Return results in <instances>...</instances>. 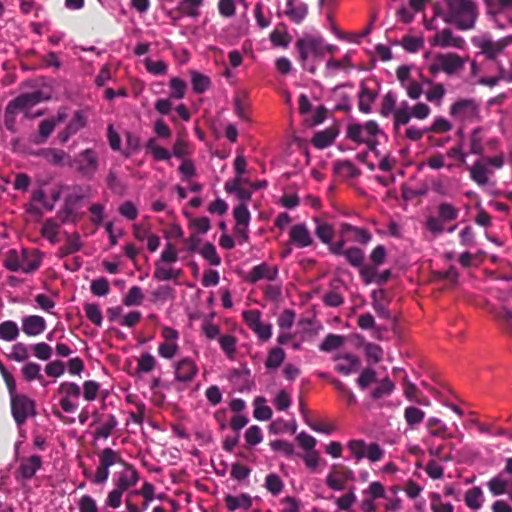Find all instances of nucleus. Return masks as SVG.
<instances>
[{
    "label": "nucleus",
    "mask_w": 512,
    "mask_h": 512,
    "mask_svg": "<svg viewBox=\"0 0 512 512\" xmlns=\"http://www.w3.org/2000/svg\"><path fill=\"white\" fill-rule=\"evenodd\" d=\"M436 13L444 23L460 31L474 29L479 17L478 4L475 0H442Z\"/></svg>",
    "instance_id": "1"
},
{
    "label": "nucleus",
    "mask_w": 512,
    "mask_h": 512,
    "mask_svg": "<svg viewBox=\"0 0 512 512\" xmlns=\"http://www.w3.org/2000/svg\"><path fill=\"white\" fill-rule=\"evenodd\" d=\"M472 43L479 49V53L492 63L491 70L494 71L493 75L479 77L477 83L490 88L502 81L512 83V73H507L501 61L498 60V56L505 50V43L500 39L494 41L490 37H474Z\"/></svg>",
    "instance_id": "2"
},
{
    "label": "nucleus",
    "mask_w": 512,
    "mask_h": 512,
    "mask_svg": "<svg viewBox=\"0 0 512 512\" xmlns=\"http://www.w3.org/2000/svg\"><path fill=\"white\" fill-rule=\"evenodd\" d=\"M0 373L7 386L10 402L11 412L18 425H22L29 417L36 415V403L26 394L18 393L16 387V380L11 372L8 371L6 366L0 360Z\"/></svg>",
    "instance_id": "3"
},
{
    "label": "nucleus",
    "mask_w": 512,
    "mask_h": 512,
    "mask_svg": "<svg viewBox=\"0 0 512 512\" xmlns=\"http://www.w3.org/2000/svg\"><path fill=\"white\" fill-rule=\"evenodd\" d=\"M295 49L298 52V59L302 67L314 74L316 72L315 65H308L309 57L321 59L325 55L324 41L321 37L313 35H305L295 42Z\"/></svg>",
    "instance_id": "4"
},
{
    "label": "nucleus",
    "mask_w": 512,
    "mask_h": 512,
    "mask_svg": "<svg viewBox=\"0 0 512 512\" xmlns=\"http://www.w3.org/2000/svg\"><path fill=\"white\" fill-rule=\"evenodd\" d=\"M470 60L469 56H460L453 52L436 54L428 66V72L431 76H436L444 72L448 76L461 73L466 62Z\"/></svg>",
    "instance_id": "5"
},
{
    "label": "nucleus",
    "mask_w": 512,
    "mask_h": 512,
    "mask_svg": "<svg viewBox=\"0 0 512 512\" xmlns=\"http://www.w3.org/2000/svg\"><path fill=\"white\" fill-rule=\"evenodd\" d=\"M117 462H122L120 452L115 451L110 447H106L98 453V465L95 473L88 468H84L83 475L93 484H104L110 475L109 468Z\"/></svg>",
    "instance_id": "6"
},
{
    "label": "nucleus",
    "mask_w": 512,
    "mask_h": 512,
    "mask_svg": "<svg viewBox=\"0 0 512 512\" xmlns=\"http://www.w3.org/2000/svg\"><path fill=\"white\" fill-rule=\"evenodd\" d=\"M41 263V257L36 250L22 249L18 253L15 249L7 252L4 266L10 271L31 273L36 271Z\"/></svg>",
    "instance_id": "7"
},
{
    "label": "nucleus",
    "mask_w": 512,
    "mask_h": 512,
    "mask_svg": "<svg viewBox=\"0 0 512 512\" xmlns=\"http://www.w3.org/2000/svg\"><path fill=\"white\" fill-rule=\"evenodd\" d=\"M449 114L462 125L478 122L481 119L480 104L474 98H459L450 105Z\"/></svg>",
    "instance_id": "8"
},
{
    "label": "nucleus",
    "mask_w": 512,
    "mask_h": 512,
    "mask_svg": "<svg viewBox=\"0 0 512 512\" xmlns=\"http://www.w3.org/2000/svg\"><path fill=\"white\" fill-rule=\"evenodd\" d=\"M486 15L499 29L512 26V0H484Z\"/></svg>",
    "instance_id": "9"
},
{
    "label": "nucleus",
    "mask_w": 512,
    "mask_h": 512,
    "mask_svg": "<svg viewBox=\"0 0 512 512\" xmlns=\"http://www.w3.org/2000/svg\"><path fill=\"white\" fill-rule=\"evenodd\" d=\"M379 133L378 124L371 120L365 124L353 123L348 125L346 137L357 144H366L370 149H373L377 144L375 138Z\"/></svg>",
    "instance_id": "10"
},
{
    "label": "nucleus",
    "mask_w": 512,
    "mask_h": 512,
    "mask_svg": "<svg viewBox=\"0 0 512 512\" xmlns=\"http://www.w3.org/2000/svg\"><path fill=\"white\" fill-rule=\"evenodd\" d=\"M459 216V209L451 203L442 202L437 206V215L427 218L425 227L437 235L445 230V224L455 221Z\"/></svg>",
    "instance_id": "11"
},
{
    "label": "nucleus",
    "mask_w": 512,
    "mask_h": 512,
    "mask_svg": "<svg viewBox=\"0 0 512 512\" xmlns=\"http://www.w3.org/2000/svg\"><path fill=\"white\" fill-rule=\"evenodd\" d=\"M347 448L356 461H360L366 457L370 462L374 463L380 461L384 456V450L378 443H370L367 445L366 442L361 439L350 440L347 443Z\"/></svg>",
    "instance_id": "12"
},
{
    "label": "nucleus",
    "mask_w": 512,
    "mask_h": 512,
    "mask_svg": "<svg viewBox=\"0 0 512 512\" xmlns=\"http://www.w3.org/2000/svg\"><path fill=\"white\" fill-rule=\"evenodd\" d=\"M359 508L362 512H376L379 509L378 500L386 498V489L379 481H372L361 492Z\"/></svg>",
    "instance_id": "13"
},
{
    "label": "nucleus",
    "mask_w": 512,
    "mask_h": 512,
    "mask_svg": "<svg viewBox=\"0 0 512 512\" xmlns=\"http://www.w3.org/2000/svg\"><path fill=\"white\" fill-rule=\"evenodd\" d=\"M56 395L59 397V405L62 410L71 413L78 408L81 388L74 382H62L56 391Z\"/></svg>",
    "instance_id": "14"
},
{
    "label": "nucleus",
    "mask_w": 512,
    "mask_h": 512,
    "mask_svg": "<svg viewBox=\"0 0 512 512\" xmlns=\"http://www.w3.org/2000/svg\"><path fill=\"white\" fill-rule=\"evenodd\" d=\"M354 480V472L349 467L343 464H333L325 483L332 490L342 491L346 488L347 483Z\"/></svg>",
    "instance_id": "15"
},
{
    "label": "nucleus",
    "mask_w": 512,
    "mask_h": 512,
    "mask_svg": "<svg viewBox=\"0 0 512 512\" xmlns=\"http://www.w3.org/2000/svg\"><path fill=\"white\" fill-rule=\"evenodd\" d=\"M74 164L79 174L91 179L99 169L98 154L94 149L87 148L77 155Z\"/></svg>",
    "instance_id": "16"
},
{
    "label": "nucleus",
    "mask_w": 512,
    "mask_h": 512,
    "mask_svg": "<svg viewBox=\"0 0 512 512\" xmlns=\"http://www.w3.org/2000/svg\"><path fill=\"white\" fill-rule=\"evenodd\" d=\"M243 321L258 337L260 341H268L272 336V326L261 320L259 310H245L242 313Z\"/></svg>",
    "instance_id": "17"
},
{
    "label": "nucleus",
    "mask_w": 512,
    "mask_h": 512,
    "mask_svg": "<svg viewBox=\"0 0 512 512\" xmlns=\"http://www.w3.org/2000/svg\"><path fill=\"white\" fill-rule=\"evenodd\" d=\"M338 234L339 240H343L344 243L358 242L366 245L372 239V234L368 229L356 227L349 223H342L339 226Z\"/></svg>",
    "instance_id": "18"
},
{
    "label": "nucleus",
    "mask_w": 512,
    "mask_h": 512,
    "mask_svg": "<svg viewBox=\"0 0 512 512\" xmlns=\"http://www.w3.org/2000/svg\"><path fill=\"white\" fill-rule=\"evenodd\" d=\"M123 466L122 470L117 472L113 482L114 486L127 491L129 488L135 486L139 481V473L135 467L122 459V462H117Z\"/></svg>",
    "instance_id": "19"
},
{
    "label": "nucleus",
    "mask_w": 512,
    "mask_h": 512,
    "mask_svg": "<svg viewBox=\"0 0 512 512\" xmlns=\"http://www.w3.org/2000/svg\"><path fill=\"white\" fill-rule=\"evenodd\" d=\"M346 243L343 240H338L334 245H331V253L334 255H343L347 262L356 268H359L364 263V252L358 247H349L345 249Z\"/></svg>",
    "instance_id": "20"
},
{
    "label": "nucleus",
    "mask_w": 512,
    "mask_h": 512,
    "mask_svg": "<svg viewBox=\"0 0 512 512\" xmlns=\"http://www.w3.org/2000/svg\"><path fill=\"white\" fill-rule=\"evenodd\" d=\"M432 45L442 48L453 47L463 49L465 47V40L461 36L454 35L450 28H444L437 31L431 40Z\"/></svg>",
    "instance_id": "21"
},
{
    "label": "nucleus",
    "mask_w": 512,
    "mask_h": 512,
    "mask_svg": "<svg viewBox=\"0 0 512 512\" xmlns=\"http://www.w3.org/2000/svg\"><path fill=\"white\" fill-rule=\"evenodd\" d=\"M289 241L297 248H305L315 244L310 230L304 223L295 224L290 228Z\"/></svg>",
    "instance_id": "22"
},
{
    "label": "nucleus",
    "mask_w": 512,
    "mask_h": 512,
    "mask_svg": "<svg viewBox=\"0 0 512 512\" xmlns=\"http://www.w3.org/2000/svg\"><path fill=\"white\" fill-rule=\"evenodd\" d=\"M198 374V366L194 360L189 357L180 359L175 364V379L179 382L189 383Z\"/></svg>",
    "instance_id": "23"
},
{
    "label": "nucleus",
    "mask_w": 512,
    "mask_h": 512,
    "mask_svg": "<svg viewBox=\"0 0 512 512\" xmlns=\"http://www.w3.org/2000/svg\"><path fill=\"white\" fill-rule=\"evenodd\" d=\"M43 99L41 91L21 94L8 104L7 113H14L17 109L27 110L40 103Z\"/></svg>",
    "instance_id": "24"
},
{
    "label": "nucleus",
    "mask_w": 512,
    "mask_h": 512,
    "mask_svg": "<svg viewBox=\"0 0 512 512\" xmlns=\"http://www.w3.org/2000/svg\"><path fill=\"white\" fill-rule=\"evenodd\" d=\"M42 467V458L38 455H32L21 459L19 467L16 471V478L22 480H30L36 472Z\"/></svg>",
    "instance_id": "25"
},
{
    "label": "nucleus",
    "mask_w": 512,
    "mask_h": 512,
    "mask_svg": "<svg viewBox=\"0 0 512 512\" xmlns=\"http://www.w3.org/2000/svg\"><path fill=\"white\" fill-rule=\"evenodd\" d=\"M278 267L271 266L266 262L254 266L248 273L246 280L250 283H256L260 280L274 281L278 277Z\"/></svg>",
    "instance_id": "26"
},
{
    "label": "nucleus",
    "mask_w": 512,
    "mask_h": 512,
    "mask_svg": "<svg viewBox=\"0 0 512 512\" xmlns=\"http://www.w3.org/2000/svg\"><path fill=\"white\" fill-rule=\"evenodd\" d=\"M371 305L379 317L387 320L392 319V314L389 310V299L384 289L372 291Z\"/></svg>",
    "instance_id": "27"
},
{
    "label": "nucleus",
    "mask_w": 512,
    "mask_h": 512,
    "mask_svg": "<svg viewBox=\"0 0 512 512\" xmlns=\"http://www.w3.org/2000/svg\"><path fill=\"white\" fill-rule=\"evenodd\" d=\"M427 0H409L408 6H400L396 12L397 17L403 23H410L414 15L425 10Z\"/></svg>",
    "instance_id": "28"
},
{
    "label": "nucleus",
    "mask_w": 512,
    "mask_h": 512,
    "mask_svg": "<svg viewBox=\"0 0 512 512\" xmlns=\"http://www.w3.org/2000/svg\"><path fill=\"white\" fill-rule=\"evenodd\" d=\"M421 79L424 84L429 86V90H427L425 93L426 100L434 103L437 106H440L446 94L444 84L433 82L432 79L423 76Z\"/></svg>",
    "instance_id": "29"
},
{
    "label": "nucleus",
    "mask_w": 512,
    "mask_h": 512,
    "mask_svg": "<svg viewBox=\"0 0 512 512\" xmlns=\"http://www.w3.org/2000/svg\"><path fill=\"white\" fill-rule=\"evenodd\" d=\"M308 14V6L299 0H287L285 15L294 23H301Z\"/></svg>",
    "instance_id": "30"
},
{
    "label": "nucleus",
    "mask_w": 512,
    "mask_h": 512,
    "mask_svg": "<svg viewBox=\"0 0 512 512\" xmlns=\"http://www.w3.org/2000/svg\"><path fill=\"white\" fill-rule=\"evenodd\" d=\"M468 171L471 179L479 186L487 185L489 177L493 173L482 160H478L472 166H469Z\"/></svg>",
    "instance_id": "31"
},
{
    "label": "nucleus",
    "mask_w": 512,
    "mask_h": 512,
    "mask_svg": "<svg viewBox=\"0 0 512 512\" xmlns=\"http://www.w3.org/2000/svg\"><path fill=\"white\" fill-rule=\"evenodd\" d=\"M45 328L46 322L41 316H27L22 321V330L28 336L39 335L45 330Z\"/></svg>",
    "instance_id": "32"
},
{
    "label": "nucleus",
    "mask_w": 512,
    "mask_h": 512,
    "mask_svg": "<svg viewBox=\"0 0 512 512\" xmlns=\"http://www.w3.org/2000/svg\"><path fill=\"white\" fill-rule=\"evenodd\" d=\"M404 388L403 393L405 397L416 404L422 406H429L430 400L427 396H425L415 384L411 383L407 377L403 380Z\"/></svg>",
    "instance_id": "33"
},
{
    "label": "nucleus",
    "mask_w": 512,
    "mask_h": 512,
    "mask_svg": "<svg viewBox=\"0 0 512 512\" xmlns=\"http://www.w3.org/2000/svg\"><path fill=\"white\" fill-rule=\"evenodd\" d=\"M314 222L316 223L315 234L316 236L329 247V251L331 252V245H334L333 238L335 236V230L332 224L321 221L319 218H314Z\"/></svg>",
    "instance_id": "34"
},
{
    "label": "nucleus",
    "mask_w": 512,
    "mask_h": 512,
    "mask_svg": "<svg viewBox=\"0 0 512 512\" xmlns=\"http://www.w3.org/2000/svg\"><path fill=\"white\" fill-rule=\"evenodd\" d=\"M360 365V361L358 357L352 354H341L337 356V364H336V371L344 374L349 375L352 372H355Z\"/></svg>",
    "instance_id": "35"
},
{
    "label": "nucleus",
    "mask_w": 512,
    "mask_h": 512,
    "mask_svg": "<svg viewBox=\"0 0 512 512\" xmlns=\"http://www.w3.org/2000/svg\"><path fill=\"white\" fill-rule=\"evenodd\" d=\"M484 501V492L480 486H474L464 493V503L470 510L481 509Z\"/></svg>",
    "instance_id": "36"
},
{
    "label": "nucleus",
    "mask_w": 512,
    "mask_h": 512,
    "mask_svg": "<svg viewBox=\"0 0 512 512\" xmlns=\"http://www.w3.org/2000/svg\"><path fill=\"white\" fill-rule=\"evenodd\" d=\"M117 419L113 414L103 416V420L99 422V426L94 431L95 439H107L117 427Z\"/></svg>",
    "instance_id": "37"
},
{
    "label": "nucleus",
    "mask_w": 512,
    "mask_h": 512,
    "mask_svg": "<svg viewBox=\"0 0 512 512\" xmlns=\"http://www.w3.org/2000/svg\"><path fill=\"white\" fill-rule=\"evenodd\" d=\"M338 135V130L335 127H329L323 131L317 132L312 138L311 143L318 149H324L332 145Z\"/></svg>",
    "instance_id": "38"
},
{
    "label": "nucleus",
    "mask_w": 512,
    "mask_h": 512,
    "mask_svg": "<svg viewBox=\"0 0 512 512\" xmlns=\"http://www.w3.org/2000/svg\"><path fill=\"white\" fill-rule=\"evenodd\" d=\"M509 481L499 473L487 482V488L493 496H500L509 493Z\"/></svg>",
    "instance_id": "39"
},
{
    "label": "nucleus",
    "mask_w": 512,
    "mask_h": 512,
    "mask_svg": "<svg viewBox=\"0 0 512 512\" xmlns=\"http://www.w3.org/2000/svg\"><path fill=\"white\" fill-rule=\"evenodd\" d=\"M39 155L43 159H45L48 163L55 165V166L63 165L64 162L70 158L69 155L65 151H63L61 149H55V148L42 149L39 152Z\"/></svg>",
    "instance_id": "40"
},
{
    "label": "nucleus",
    "mask_w": 512,
    "mask_h": 512,
    "mask_svg": "<svg viewBox=\"0 0 512 512\" xmlns=\"http://www.w3.org/2000/svg\"><path fill=\"white\" fill-rule=\"evenodd\" d=\"M353 68L351 51H348L341 59L330 58L326 63V70L329 73H334L337 70L349 71Z\"/></svg>",
    "instance_id": "41"
},
{
    "label": "nucleus",
    "mask_w": 512,
    "mask_h": 512,
    "mask_svg": "<svg viewBox=\"0 0 512 512\" xmlns=\"http://www.w3.org/2000/svg\"><path fill=\"white\" fill-rule=\"evenodd\" d=\"M225 504L229 511L237 509L248 510L252 506V499L248 494H241L239 496L227 495L225 497Z\"/></svg>",
    "instance_id": "42"
},
{
    "label": "nucleus",
    "mask_w": 512,
    "mask_h": 512,
    "mask_svg": "<svg viewBox=\"0 0 512 512\" xmlns=\"http://www.w3.org/2000/svg\"><path fill=\"white\" fill-rule=\"evenodd\" d=\"M270 41L275 47H288L291 42V36L287 31V27L284 24H279L271 33Z\"/></svg>",
    "instance_id": "43"
},
{
    "label": "nucleus",
    "mask_w": 512,
    "mask_h": 512,
    "mask_svg": "<svg viewBox=\"0 0 512 512\" xmlns=\"http://www.w3.org/2000/svg\"><path fill=\"white\" fill-rule=\"evenodd\" d=\"M377 97V92L362 86L358 96L359 110L363 113H369L372 109V104Z\"/></svg>",
    "instance_id": "44"
},
{
    "label": "nucleus",
    "mask_w": 512,
    "mask_h": 512,
    "mask_svg": "<svg viewBox=\"0 0 512 512\" xmlns=\"http://www.w3.org/2000/svg\"><path fill=\"white\" fill-rule=\"evenodd\" d=\"M334 172L343 179H351L359 175L358 168L349 160L338 161L334 164Z\"/></svg>",
    "instance_id": "45"
},
{
    "label": "nucleus",
    "mask_w": 512,
    "mask_h": 512,
    "mask_svg": "<svg viewBox=\"0 0 512 512\" xmlns=\"http://www.w3.org/2000/svg\"><path fill=\"white\" fill-rule=\"evenodd\" d=\"M60 226L61 224L58 223L55 219L49 218L45 220L42 225L41 235L52 244H55L58 242Z\"/></svg>",
    "instance_id": "46"
},
{
    "label": "nucleus",
    "mask_w": 512,
    "mask_h": 512,
    "mask_svg": "<svg viewBox=\"0 0 512 512\" xmlns=\"http://www.w3.org/2000/svg\"><path fill=\"white\" fill-rule=\"evenodd\" d=\"M82 246L83 244L78 233L67 235L65 244L59 249V254L61 257L71 255L80 251Z\"/></svg>",
    "instance_id": "47"
},
{
    "label": "nucleus",
    "mask_w": 512,
    "mask_h": 512,
    "mask_svg": "<svg viewBox=\"0 0 512 512\" xmlns=\"http://www.w3.org/2000/svg\"><path fill=\"white\" fill-rule=\"evenodd\" d=\"M413 118L411 108L407 102H402L401 105L394 111L393 125L398 129L401 125H406Z\"/></svg>",
    "instance_id": "48"
},
{
    "label": "nucleus",
    "mask_w": 512,
    "mask_h": 512,
    "mask_svg": "<svg viewBox=\"0 0 512 512\" xmlns=\"http://www.w3.org/2000/svg\"><path fill=\"white\" fill-rule=\"evenodd\" d=\"M182 275V270L173 269L172 267H166L159 262L155 265V271L153 277L158 281H168L171 279H177Z\"/></svg>",
    "instance_id": "49"
},
{
    "label": "nucleus",
    "mask_w": 512,
    "mask_h": 512,
    "mask_svg": "<svg viewBox=\"0 0 512 512\" xmlns=\"http://www.w3.org/2000/svg\"><path fill=\"white\" fill-rule=\"evenodd\" d=\"M424 418L425 412L415 406H408L404 410V419L411 429L416 428L422 423Z\"/></svg>",
    "instance_id": "50"
},
{
    "label": "nucleus",
    "mask_w": 512,
    "mask_h": 512,
    "mask_svg": "<svg viewBox=\"0 0 512 512\" xmlns=\"http://www.w3.org/2000/svg\"><path fill=\"white\" fill-rule=\"evenodd\" d=\"M219 345L228 359L234 360L236 356L237 338L233 335H221L218 338Z\"/></svg>",
    "instance_id": "51"
},
{
    "label": "nucleus",
    "mask_w": 512,
    "mask_h": 512,
    "mask_svg": "<svg viewBox=\"0 0 512 512\" xmlns=\"http://www.w3.org/2000/svg\"><path fill=\"white\" fill-rule=\"evenodd\" d=\"M204 0H181L178 3L177 10L185 16L196 18L199 16V8Z\"/></svg>",
    "instance_id": "52"
},
{
    "label": "nucleus",
    "mask_w": 512,
    "mask_h": 512,
    "mask_svg": "<svg viewBox=\"0 0 512 512\" xmlns=\"http://www.w3.org/2000/svg\"><path fill=\"white\" fill-rule=\"evenodd\" d=\"M427 428L429 431V435L431 438L440 437L442 439L450 438V434L448 433V428L445 424L441 422L440 419L432 417L427 421Z\"/></svg>",
    "instance_id": "53"
},
{
    "label": "nucleus",
    "mask_w": 512,
    "mask_h": 512,
    "mask_svg": "<svg viewBox=\"0 0 512 512\" xmlns=\"http://www.w3.org/2000/svg\"><path fill=\"white\" fill-rule=\"evenodd\" d=\"M21 375L26 382H32L34 380H43V375L41 374V367L38 363L35 362H26L21 368Z\"/></svg>",
    "instance_id": "54"
},
{
    "label": "nucleus",
    "mask_w": 512,
    "mask_h": 512,
    "mask_svg": "<svg viewBox=\"0 0 512 512\" xmlns=\"http://www.w3.org/2000/svg\"><path fill=\"white\" fill-rule=\"evenodd\" d=\"M191 83L193 91L197 94L205 92L211 85L209 77L197 71H191Z\"/></svg>",
    "instance_id": "55"
},
{
    "label": "nucleus",
    "mask_w": 512,
    "mask_h": 512,
    "mask_svg": "<svg viewBox=\"0 0 512 512\" xmlns=\"http://www.w3.org/2000/svg\"><path fill=\"white\" fill-rule=\"evenodd\" d=\"M285 359V352L280 347L272 348L265 361V366L268 369H277L281 366Z\"/></svg>",
    "instance_id": "56"
},
{
    "label": "nucleus",
    "mask_w": 512,
    "mask_h": 512,
    "mask_svg": "<svg viewBox=\"0 0 512 512\" xmlns=\"http://www.w3.org/2000/svg\"><path fill=\"white\" fill-rule=\"evenodd\" d=\"M396 102H397V97H396L395 93L392 91L387 92L383 96L382 101H381L380 114L384 117H388L391 114L394 115V111L397 110Z\"/></svg>",
    "instance_id": "57"
},
{
    "label": "nucleus",
    "mask_w": 512,
    "mask_h": 512,
    "mask_svg": "<svg viewBox=\"0 0 512 512\" xmlns=\"http://www.w3.org/2000/svg\"><path fill=\"white\" fill-rule=\"evenodd\" d=\"M429 498L432 512H454V506L450 502H444L439 493L433 492L429 495Z\"/></svg>",
    "instance_id": "58"
},
{
    "label": "nucleus",
    "mask_w": 512,
    "mask_h": 512,
    "mask_svg": "<svg viewBox=\"0 0 512 512\" xmlns=\"http://www.w3.org/2000/svg\"><path fill=\"white\" fill-rule=\"evenodd\" d=\"M198 252L210 265L219 266L221 264V258L212 243H205Z\"/></svg>",
    "instance_id": "59"
},
{
    "label": "nucleus",
    "mask_w": 512,
    "mask_h": 512,
    "mask_svg": "<svg viewBox=\"0 0 512 512\" xmlns=\"http://www.w3.org/2000/svg\"><path fill=\"white\" fill-rule=\"evenodd\" d=\"M19 335V328L13 321L7 320L0 324V338L5 341H13Z\"/></svg>",
    "instance_id": "60"
},
{
    "label": "nucleus",
    "mask_w": 512,
    "mask_h": 512,
    "mask_svg": "<svg viewBox=\"0 0 512 512\" xmlns=\"http://www.w3.org/2000/svg\"><path fill=\"white\" fill-rule=\"evenodd\" d=\"M69 191L67 196L65 197L64 203L76 208L78 204H80L83 199L87 196L84 189L81 186H73L67 188Z\"/></svg>",
    "instance_id": "61"
},
{
    "label": "nucleus",
    "mask_w": 512,
    "mask_h": 512,
    "mask_svg": "<svg viewBox=\"0 0 512 512\" xmlns=\"http://www.w3.org/2000/svg\"><path fill=\"white\" fill-rule=\"evenodd\" d=\"M469 146L472 154L482 155L484 153L482 128H475L471 132Z\"/></svg>",
    "instance_id": "62"
},
{
    "label": "nucleus",
    "mask_w": 512,
    "mask_h": 512,
    "mask_svg": "<svg viewBox=\"0 0 512 512\" xmlns=\"http://www.w3.org/2000/svg\"><path fill=\"white\" fill-rule=\"evenodd\" d=\"M146 148L152 153L155 160L167 161L171 158V153L166 148L159 146L154 138L147 141Z\"/></svg>",
    "instance_id": "63"
},
{
    "label": "nucleus",
    "mask_w": 512,
    "mask_h": 512,
    "mask_svg": "<svg viewBox=\"0 0 512 512\" xmlns=\"http://www.w3.org/2000/svg\"><path fill=\"white\" fill-rule=\"evenodd\" d=\"M144 300V294L140 287L133 286L131 287L125 297L123 298V304L125 306H138L142 304Z\"/></svg>",
    "instance_id": "64"
}]
</instances>
